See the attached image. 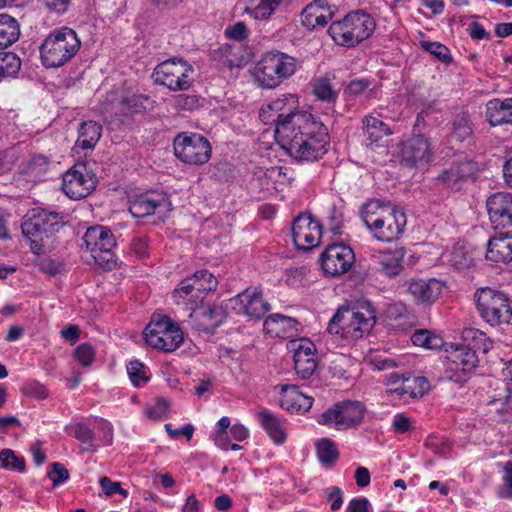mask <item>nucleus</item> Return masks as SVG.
<instances>
[{
	"label": "nucleus",
	"instance_id": "obj_1",
	"mask_svg": "<svg viewBox=\"0 0 512 512\" xmlns=\"http://www.w3.org/2000/svg\"><path fill=\"white\" fill-rule=\"evenodd\" d=\"M276 139L298 162L321 159L329 144L327 127L312 114L297 116L290 121V126L282 125Z\"/></svg>",
	"mask_w": 512,
	"mask_h": 512
},
{
	"label": "nucleus",
	"instance_id": "obj_2",
	"mask_svg": "<svg viewBox=\"0 0 512 512\" xmlns=\"http://www.w3.org/2000/svg\"><path fill=\"white\" fill-rule=\"evenodd\" d=\"M376 324V313L369 302L353 307H340L330 320L327 330L331 335L354 342L367 336Z\"/></svg>",
	"mask_w": 512,
	"mask_h": 512
},
{
	"label": "nucleus",
	"instance_id": "obj_3",
	"mask_svg": "<svg viewBox=\"0 0 512 512\" xmlns=\"http://www.w3.org/2000/svg\"><path fill=\"white\" fill-rule=\"evenodd\" d=\"M478 331L469 328L463 331V341L469 339L470 343H452L448 352V362L445 369V378L457 384L463 385L469 379L471 372L477 367L479 359L477 356L478 346L477 335Z\"/></svg>",
	"mask_w": 512,
	"mask_h": 512
},
{
	"label": "nucleus",
	"instance_id": "obj_4",
	"mask_svg": "<svg viewBox=\"0 0 512 512\" xmlns=\"http://www.w3.org/2000/svg\"><path fill=\"white\" fill-rule=\"evenodd\" d=\"M65 224L64 216L45 209L30 210L21 224L22 234L30 241L31 250L39 254L45 240L53 236Z\"/></svg>",
	"mask_w": 512,
	"mask_h": 512
},
{
	"label": "nucleus",
	"instance_id": "obj_5",
	"mask_svg": "<svg viewBox=\"0 0 512 512\" xmlns=\"http://www.w3.org/2000/svg\"><path fill=\"white\" fill-rule=\"evenodd\" d=\"M80 46L81 41L74 30L68 27L56 30L40 47L42 64L48 68L63 66L76 55Z\"/></svg>",
	"mask_w": 512,
	"mask_h": 512
},
{
	"label": "nucleus",
	"instance_id": "obj_6",
	"mask_svg": "<svg viewBox=\"0 0 512 512\" xmlns=\"http://www.w3.org/2000/svg\"><path fill=\"white\" fill-rule=\"evenodd\" d=\"M297 59L279 51L266 53L255 67V78L262 88H276L296 72Z\"/></svg>",
	"mask_w": 512,
	"mask_h": 512
},
{
	"label": "nucleus",
	"instance_id": "obj_7",
	"mask_svg": "<svg viewBox=\"0 0 512 512\" xmlns=\"http://www.w3.org/2000/svg\"><path fill=\"white\" fill-rule=\"evenodd\" d=\"M477 310L491 326L508 324L512 318L509 298L502 291L485 287L475 293Z\"/></svg>",
	"mask_w": 512,
	"mask_h": 512
},
{
	"label": "nucleus",
	"instance_id": "obj_8",
	"mask_svg": "<svg viewBox=\"0 0 512 512\" xmlns=\"http://www.w3.org/2000/svg\"><path fill=\"white\" fill-rule=\"evenodd\" d=\"M82 239L97 264L107 270L116 266V240L110 229L101 225L89 227Z\"/></svg>",
	"mask_w": 512,
	"mask_h": 512
},
{
	"label": "nucleus",
	"instance_id": "obj_9",
	"mask_svg": "<svg viewBox=\"0 0 512 512\" xmlns=\"http://www.w3.org/2000/svg\"><path fill=\"white\" fill-rule=\"evenodd\" d=\"M194 68L183 58H172L158 64L152 73L156 84L172 91L187 90L191 87Z\"/></svg>",
	"mask_w": 512,
	"mask_h": 512
},
{
	"label": "nucleus",
	"instance_id": "obj_10",
	"mask_svg": "<svg viewBox=\"0 0 512 512\" xmlns=\"http://www.w3.org/2000/svg\"><path fill=\"white\" fill-rule=\"evenodd\" d=\"M175 156L190 165H203L211 158L210 142L203 135L181 132L173 141Z\"/></svg>",
	"mask_w": 512,
	"mask_h": 512
},
{
	"label": "nucleus",
	"instance_id": "obj_11",
	"mask_svg": "<svg viewBox=\"0 0 512 512\" xmlns=\"http://www.w3.org/2000/svg\"><path fill=\"white\" fill-rule=\"evenodd\" d=\"M365 411V406L359 401H340L323 412L318 422L336 430H348L363 422Z\"/></svg>",
	"mask_w": 512,
	"mask_h": 512
},
{
	"label": "nucleus",
	"instance_id": "obj_12",
	"mask_svg": "<svg viewBox=\"0 0 512 512\" xmlns=\"http://www.w3.org/2000/svg\"><path fill=\"white\" fill-rule=\"evenodd\" d=\"M355 262L353 250L342 243L329 245L320 256V263L325 274L340 276L348 272Z\"/></svg>",
	"mask_w": 512,
	"mask_h": 512
},
{
	"label": "nucleus",
	"instance_id": "obj_13",
	"mask_svg": "<svg viewBox=\"0 0 512 512\" xmlns=\"http://www.w3.org/2000/svg\"><path fill=\"white\" fill-rule=\"evenodd\" d=\"M96 186L94 175L87 172L85 163H76L63 175L62 190L71 199H81Z\"/></svg>",
	"mask_w": 512,
	"mask_h": 512
},
{
	"label": "nucleus",
	"instance_id": "obj_14",
	"mask_svg": "<svg viewBox=\"0 0 512 512\" xmlns=\"http://www.w3.org/2000/svg\"><path fill=\"white\" fill-rule=\"evenodd\" d=\"M288 349L293 353L294 369L298 377L310 378L318 364L314 343L307 338L295 339L288 342Z\"/></svg>",
	"mask_w": 512,
	"mask_h": 512
},
{
	"label": "nucleus",
	"instance_id": "obj_15",
	"mask_svg": "<svg viewBox=\"0 0 512 512\" xmlns=\"http://www.w3.org/2000/svg\"><path fill=\"white\" fill-rule=\"evenodd\" d=\"M322 226L310 214L302 213L295 218L292 225V237L299 250L316 247L321 240Z\"/></svg>",
	"mask_w": 512,
	"mask_h": 512
},
{
	"label": "nucleus",
	"instance_id": "obj_16",
	"mask_svg": "<svg viewBox=\"0 0 512 512\" xmlns=\"http://www.w3.org/2000/svg\"><path fill=\"white\" fill-rule=\"evenodd\" d=\"M171 202L163 191H148L136 195L129 201V211L135 218H143L163 209L169 211Z\"/></svg>",
	"mask_w": 512,
	"mask_h": 512
},
{
	"label": "nucleus",
	"instance_id": "obj_17",
	"mask_svg": "<svg viewBox=\"0 0 512 512\" xmlns=\"http://www.w3.org/2000/svg\"><path fill=\"white\" fill-rule=\"evenodd\" d=\"M504 388L502 395L498 394L488 403V413L497 422L512 423V360L503 370Z\"/></svg>",
	"mask_w": 512,
	"mask_h": 512
},
{
	"label": "nucleus",
	"instance_id": "obj_18",
	"mask_svg": "<svg viewBox=\"0 0 512 512\" xmlns=\"http://www.w3.org/2000/svg\"><path fill=\"white\" fill-rule=\"evenodd\" d=\"M489 220L493 229H505L512 226V195L498 192L486 201Z\"/></svg>",
	"mask_w": 512,
	"mask_h": 512
},
{
	"label": "nucleus",
	"instance_id": "obj_19",
	"mask_svg": "<svg viewBox=\"0 0 512 512\" xmlns=\"http://www.w3.org/2000/svg\"><path fill=\"white\" fill-rule=\"evenodd\" d=\"M432 154L430 142L422 134L413 135L402 143V163L406 166L425 165L430 162Z\"/></svg>",
	"mask_w": 512,
	"mask_h": 512
},
{
	"label": "nucleus",
	"instance_id": "obj_20",
	"mask_svg": "<svg viewBox=\"0 0 512 512\" xmlns=\"http://www.w3.org/2000/svg\"><path fill=\"white\" fill-rule=\"evenodd\" d=\"M399 208L388 201L380 199H370L360 208V217L367 229L371 232L376 230L378 225L383 223V219L394 213Z\"/></svg>",
	"mask_w": 512,
	"mask_h": 512
},
{
	"label": "nucleus",
	"instance_id": "obj_21",
	"mask_svg": "<svg viewBox=\"0 0 512 512\" xmlns=\"http://www.w3.org/2000/svg\"><path fill=\"white\" fill-rule=\"evenodd\" d=\"M231 302L239 305L238 313H242L250 319L259 320L269 310L270 305L262 297L261 292L246 290L238 294Z\"/></svg>",
	"mask_w": 512,
	"mask_h": 512
},
{
	"label": "nucleus",
	"instance_id": "obj_22",
	"mask_svg": "<svg viewBox=\"0 0 512 512\" xmlns=\"http://www.w3.org/2000/svg\"><path fill=\"white\" fill-rule=\"evenodd\" d=\"M408 293L419 304L435 302L443 289V284L435 278L412 279L406 283Z\"/></svg>",
	"mask_w": 512,
	"mask_h": 512
},
{
	"label": "nucleus",
	"instance_id": "obj_23",
	"mask_svg": "<svg viewBox=\"0 0 512 512\" xmlns=\"http://www.w3.org/2000/svg\"><path fill=\"white\" fill-rule=\"evenodd\" d=\"M362 132L365 145L370 147L386 146L387 138L392 134V130L385 122L372 115L362 119Z\"/></svg>",
	"mask_w": 512,
	"mask_h": 512
},
{
	"label": "nucleus",
	"instance_id": "obj_24",
	"mask_svg": "<svg viewBox=\"0 0 512 512\" xmlns=\"http://www.w3.org/2000/svg\"><path fill=\"white\" fill-rule=\"evenodd\" d=\"M406 223L407 219L404 211L398 209L383 219V223L371 232L378 241L391 242L397 240L403 234Z\"/></svg>",
	"mask_w": 512,
	"mask_h": 512
},
{
	"label": "nucleus",
	"instance_id": "obj_25",
	"mask_svg": "<svg viewBox=\"0 0 512 512\" xmlns=\"http://www.w3.org/2000/svg\"><path fill=\"white\" fill-rule=\"evenodd\" d=\"M279 388L281 393L280 404L284 409L294 413L306 412L311 408L313 398L301 393L296 385L284 384L279 385Z\"/></svg>",
	"mask_w": 512,
	"mask_h": 512
},
{
	"label": "nucleus",
	"instance_id": "obj_26",
	"mask_svg": "<svg viewBox=\"0 0 512 512\" xmlns=\"http://www.w3.org/2000/svg\"><path fill=\"white\" fill-rule=\"evenodd\" d=\"M348 15L350 31L353 33V47L369 38L375 30L374 19L362 10L351 12Z\"/></svg>",
	"mask_w": 512,
	"mask_h": 512
},
{
	"label": "nucleus",
	"instance_id": "obj_27",
	"mask_svg": "<svg viewBox=\"0 0 512 512\" xmlns=\"http://www.w3.org/2000/svg\"><path fill=\"white\" fill-rule=\"evenodd\" d=\"M486 259L493 262H512V235L509 232L489 239Z\"/></svg>",
	"mask_w": 512,
	"mask_h": 512
},
{
	"label": "nucleus",
	"instance_id": "obj_28",
	"mask_svg": "<svg viewBox=\"0 0 512 512\" xmlns=\"http://www.w3.org/2000/svg\"><path fill=\"white\" fill-rule=\"evenodd\" d=\"M271 103L273 104L274 110L278 112V117H281V123H279L277 128L274 130L275 137L278 136V130L282 125L290 126V121L294 120L297 116L311 114L308 112L297 111L298 98L293 94L283 95L282 98L273 100Z\"/></svg>",
	"mask_w": 512,
	"mask_h": 512
},
{
	"label": "nucleus",
	"instance_id": "obj_29",
	"mask_svg": "<svg viewBox=\"0 0 512 512\" xmlns=\"http://www.w3.org/2000/svg\"><path fill=\"white\" fill-rule=\"evenodd\" d=\"M486 119L491 126L512 124V98L488 101L486 105Z\"/></svg>",
	"mask_w": 512,
	"mask_h": 512
},
{
	"label": "nucleus",
	"instance_id": "obj_30",
	"mask_svg": "<svg viewBox=\"0 0 512 512\" xmlns=\"http://www.w3.org/2000/svg\"><path fill=\"white\" fill-rule=\"evenodd\" d=\"M158 334L160 335L156 336V339L152 335V341L148 343V345L164 352L175 351L184 340L183 332L176 323L173 327H170V329H167L163 333L160 331Z\"/></svg>",
	"mask_w": 512,
	"mask_h": 512
},
{
	"label": "nucleus",
	"instance_id": "obj_31",
	"mask_svg": "<svg viewBox=\"0 0 512 512\" xmlns=\"http://www.w3.org/2000/svg\"><path fill=\"white\" fill-rule=\"evenodd\" d=\"M404 256L405 250L403 248H398L394 251L383 254L377 262L378 271L388 277H395L399 275L404 269Z\"/></svg>",
	"mask_w": 512,
	"mask_h": 512
},
{
	"label": "nucleus",
	"instance_id": "obj_32",
	"mask_svg": "<svg viewBox=\"0 0 512 512\" xmlns=\"http://www.w3.org/2000/svg\"><path fill=\"white\" fill-rule=\"evenodd\" d=\"M474 169V164L472 162H459L451 166L449 169L444 170L438 178L448 187L459 189L458 183L471 176L474 173Z\"/></svg>",
	"mask_w": 512,
	"mask_h": 512
},
{
	"label": "nucleus",
	"instance_id": "obj_33",
	"mask_svg": "<svg viewBox=\"0 0 512 512\" xmlns=\"http://www.w3.org/2000/svg\"><path fill=\"white\" fill-rule=\"evenodd\" d=\"M102 134V126L92 120L81 123L78 129V138L75 143L76 147L88 150L93 149L99 141Z\"/></svg>",
	"mask_w": 512,
	"mask_h": 512
},
{
	"label": "nucleus",
	"instance_id": "obj_34",
	"mask_svg": "<svg viewBox=\"0 0 512 512\" xmlns=\"http://www.w3.org/2000/svg\"><path fill=\"white\" fill-rule=\"evenodd\" d=\"M153 103V100L146 95L134 94L123 98L118 104V110L124 116H132L151 110Z\"/></svg>",
	"mask_w": 512,
	"mask_h": 512
},
{
	"label": "nucleus",
	"instance_id": "obj_35",
	"mask_svg": "<svg viewBox=\"0 0 512 512\" xmlns=\"http://www.w3.org/2000/svg\"><path fill=\"white\" fill-rule=\"evenodd\" d=\"M430 390L429 381L423 376L406 377L403 385L396 387L391 390L392 393H396L398 396L403 397L405 394H409L411 398H418L425 395Z\"/></svg>",
	"mask_w": 512,
	"mask_h": 512
},
{
	"label": "nucleus",
	"instance_id": "obj_36",
	"mask_svg": "<svg viewBox=\"0 0 512 512\" xmlns=\"http://www.w3.org/2000/svg\"><path fill=\"white\" fill-rule=\"evenodd\" d=\"M258 418L274 444H283L286 439V433L279 419L268 411L259 412Z\"/></svg>",
	"mask_w": 512,
	"mask_h": 512
},
{
	"label": "nucleus",
	"instance_id": "obj_37",
	"mask_svg": "<svg viewBox=\"0 0 512 512\" xmlns=\"http://www.w3.org/2000/svg\"><path fill=\"white\" fill-rule=\"evenodd\" d=\"M20 35L17 20L8 14H0V49L7 48L18 40Z\"/></svg>",
	"mask_w": 512,
	"mask_h": 512
},
{
	"label": "nucleus",
	"instance_id": "obj_38",
	"mask_svg": "<svg viewBox=\"0 0 512 512\" xmlns=\"http://www.w3.org/2000/svg\"><path fill=\"white\" fill-rule=\"evenodd\" d=\"M349 21L346 15L343 20L333 22L328 29V34L336 44L350 48L353 47V33L349 29Z\"/></svg>",
	"mask_w": 512,
	"mask_h": 512
},
{
	"label": "nucleus",
	"instance_id": "obj_39",
	"mask_svg": "<svg viewBox=\"0 0 512 512\" xmlns=\"http://www.w3.org/2000/svg\"><path fill=\"white\" fill-rule=\"evenodd\" d=\"M190 277L196 289V293L192 295L194 298H200L201 294L214 291L217 288V278L206 269L198 270Z\"/></svg>",
	"mask_w": 512,
	"mask_h": 512
},
{
	"label": "nucleus",
	"instance_id": "obj_40",
	"mask_svg": "<svg viewBox=\"0 0 512 512\" xmlns=\"http://www.w3.org/2000/svg\"><path fill=\"white\" fill-rule=\"evenodd\" d=\"M175 323L168 316L161 315H153L149 324L145 327L143 331L144 339L146 343H150L152 341V335L156 339V336H159L158 332L166 331L173 327Z\"/></svg>",
	"mask_w": 512,
	"mask_h": 512
},
{
	"label": "nucleus",
	"instance_id": "obj_41",
	"mask_svg": "<svg viewBox=\"0 0 512 512\" xmlns=\"http://www.w3.org/2000/svg\"><path fill=\"white\" fill-rule=\"evenodd\" d=\"M411 341L415 346L427 349H438L443 345V339L440 336L425 329L415 331L411 336Z\"/></svg>",
	"mask_w": 512,
	"mask_h": 512
},
{
	"label": "nucleus",
	"instance_id": "obj_42",
	"mask_svg": "<svg viewBox=\"0 0 512 512\" xmlns=\"http://www.w3.org/2000/svg\"><path fill=\"white\" fill-rule=\"evenodd\" d=\"M21 67V61L15 53H0V80L15 76Z\"/></svg>",
	"mask_w": 512,
	"mask_h": 512
},
{
	"label": "nucleus",
	"instance_id": "obj_43",
	"mask_svg": "<svg viewBox=\"0 0 512 512\" xmlns=\"http://www.w3.org/2000/svg\"><path fill=\"white\" fill-rule=\"evenodd\" d=\"M285 1L286 0H260L256 7L246 8L245 12L255 19L265 20Z\"/></svg>",
	"mask_w": 512,
	"mask_h": 512
},
{
	"label": "nucleus",
	"instance_id": "obj_44",
	"mask_svg": "<svg viewBox=\"0 0 512 512\" xmlns=\"http://www.w3.org/2000/svg\"><path fill=\"white\" fill-rule=\"evenodd\" d=\"M472 135V128L465 113L455 117L452 123L451 138L463 142Z\"/></svg>",
	"mask_w": 512,
	"mask_h": 512
},
{
	"label": "nucleus",
	"instance_id": "obj_45",
	"mask_svg": "<svg viewBox=\"0 0 512 512\" xmlns=\"http://www.w3.org/2000/svg\"><path fill=\"white\" fill-rule=\"evenodd\" d=\"M420 46L443 64L449 65L452 63L453 59L450 50L445 45L439 42L421 41Z\"/></svg>",
	"mask_w": 512,
	"mask_h": 512
},
{
	"label": "nucleus",
	"instance_id": "obj_46",
	"mask_svg": "<svg viewBox=\"0 0 512 512\" xmlns=\"http://www.w3.org/2000/svg\"><path fill=\"white\" fill-rule=\"evenodd\" d=\"M327 2L325 0H314L309 3L301 12V23L307 29L313 27V22L317 15L325 10Z\"/></svg>",
	"mask_w": 512,
	"mask_h": 512
},
{
	"label": "nucleus",
	"instance_id": "obj_47",
	"mask_svg": "<svg viewBox=\"0 0 512 512\" xmlns=\"http://www.w3.org/2000/svg\"><path fill=\"white\" fill-rule=\"evenodd\" d=\"M170 409V402L167 399H156L155 402L145 408L144 414L153 421H160L167 417Z\"/></svg>",
	"mask_w": 512,
	"mask_h": 512
},
{
	"label": "nucleus",
	"instance_id": "obj_48",
	"mask_svg": "<svg viewBox=\"0 0 512 512\" xmlns=\"http://www.w3.org/2000/svg\"><path fill=\"white\" fill-rule=\"evenodd\" d=\"M314 95L323 101L331 102L337 98V92L333 90L330 80L327 78H319L313 85Z\"/></svg>",
	"mask_w": 512,
	"mask_h": 512
},
{
	"label": "nucleus",
	"instance_id": "obj_49",
	"mask_svg": "<svg viewBox=\"0 0 512 512\" xmlns=\"http://www.w3.org/2000/svg\"><path fill=\"white\" fill-rule=\"evenodd\" d=\"M0 462L4 468L17 469L20 472L25 470V460L23 457H18L14 454L13 450H1Z\"/></svg>",
	"mask_w": 512,
	"mask_h": 512
},
{
	"label": "nucleus",
	"instance_id": "obj_50",
	"mask_svg": "<svg viewBox=\"0 0 512 512\" xmlns=\"http://www.w3.org/2000/svg\"><path fill=\"white\" fill-rule=\"evenodd\" d=\"M47 477L51 480L53 487H58L69 479V471L62 463L53 462L50 464Z\"/></svg>",
	"mask_w": 512,
	"mask_h": 512
},
{
	"label": "nucleus",
	"instance_id": "obj_51",
	"mask_svg": "<svg viewBox=\"0 0 512 512\" xmlns=\"http://www.w3.org/2000/svg\"><path fill=\"white\" fill-rule=\"evenodd\" d=\"M127 372L134 386H140L148 378L145 376L144 365L138 360L130 361L127 365Z\"/></svg>",
	"mask_w": 512,
	"mask_h": 512
},
{
	"label": "nucleus",
	"instance_id": "obj_52",
	"mask_svg": "<svg viewBox=\"0 0 512 512\" xmlns=\"http://www.w3.org/2000/svg\"><path fill=\"white\" fill-rule=\"evenodd\" d=\"M21 392L28 397H33L38 400H43L48 397V390L46 387L38 381H31L26 383Z\"/></svg>",
	"mask_w": 512,
	"mask_h": 512
},
{
	"label": "nucleus",
	"instance_id": "obj_53",
	"mask_svg": "<svg viewBox=\"0 0 512 512\" xmlns=\"http://www.w3.org/2000/svg\"><path fill=\"white\" fill-rule=\"evenodd\" d=\"M74 355L84 367H89L95 359V349L90 344L83 343L75 349Z\"/></svg>",
	"mask_w": 512,
	"mask_h": 512
},
{
	"label": "nucleus",
	"instance_id": "obj_54",
	"mask_svg": "<svg viewBox=\"0 0 512 512\" xmlns=\"http://www.w3.org/2000/svg\"><path fill=\"white\" fill-rule=\"evenodd\" d=\"M512 454V450H510ZM503 487L500 488L498 495L501 498H512V459L509 460L503 468Z\"/></svg>",
	"mask_w": 512,
	"mask_h": 512
},
{
	"label": "nucleus",
	"instance_id": "obj_55",
	"mask_svg": "<svg viewBox=\"0 0 512 512\" xmlns=\"http://www.w3.org/2000/svg\"><path fill=\"white\" fill-rule=\"evenodd\" d=\"M99 484H100L103 492L105 493V495L108 496V497H111L115 493H119L124 498L128 497V492H127V490H125V489H123L121 487V483L120 482H113L107 476L101 477L99 479Z\"/></svg>",
	"mask_w": 512,
	"mask_h": 512
},
{
	"label": "nucleus",
	"instance_id": "obj_56",
	"mask_svg": "<svg viewBox=\"0 0 512 512\" xmlns=\"http://www.w3.org/2000/svg\"><path fill=\"white\" fill-rule=\"evenodd\" d=\"M259 117L263 123L269 125L273 124L275 125V128H277V125L281 123V117H278V112L274 110L271 102L260 109Z\"/></svg>",
	"mask_w": 512,
	"mask_h": 512
},
{
	"label": "nucleus",
	"instance_id": "obj_57",
	"mask_svg": "<svg viewBox=\"0 0 512 512\" xmlns=\"http://www.w3.org/2000/svg\"><path fill=\"white\" fill-rule=\"evenodd\" d=\"M196 293L194 282L191 277L183 279L173 291V297L184 298Z\"/></svg>",
	"mask_w": 512,
	"mask_h": 512
},
{
	"label": "nucleus",
	"instance_id": "obj_58",
	"mask_svg": "<svg viewBox=\"0 0 512 512\" xmlns=\"http://www.w3.org/2000/svg\"><path fill=\"white\" fill-rule=\"evenodd\" d=\"M232 47L230 45H223L218 47L217 49H212L210 52V56L213 60L223 63L224 65L231 66L232 60L229 59V55L231 53Z\"/></svg>",
	"mask_w": 512,
	"mask_h": 512
},
{
	"label": "nucleus",
	"instance_id": "obj_59",
	"mask_svg": "<svg viewBox=\"0 0 512 512\" xmlns=\"http://www.w3.org/2000/svg\"><path fill=\"white\" fill-rule=\"evenodd\" d=\"M70 434L82 442H87L92 439L93 431L84 423H77L70 428Z\"/></svg>",
	"mask_w": 512,
	"mask_h": 512
},
{
	"label": "nucleus",
	"instance_id": "obj_60",
	"mask_svg": "<svg viewBox=\"0 0 512 512\" xmlns=\"http://www.w3.org/2000/svg\"><path fill=\"white\" fill-rule=\"evenodd\" d=\"M328 501L331 502V510L336 511L341 508L343 504V492L339 487H330L326 489Z\"/></svg>",
	"mask_w": 512,
	"mask_h": 512
},
{
	"label": "nucleus",
	"instance_id": "obj_61",
	"mask_svg": "<svg viewBox=\"0 0 512 512\" xmlns=\"http://www.w3.org/2000/svg\"><path fill=\"white\" fill-rule=\"evenodd\" d=\"M165 429L171 438H179L184 436L188 440L192 438L194 432V427L192 424H186L179 429H173L172 424L168 423L165 425Z\"/></svg>",
	"mask_w": 512,
	"mask_h": 512
},
{
	"label": "nucleus",
	"instance_id": "obj_62",
	"mask_svg": "<svg viewBox=\"0 0 512 512\" xmlns=\"http://www.w3.org/2000/svg\"><path fill=\"white\" fill-rule=\"evenodd\" d=\"M318 460L326 467H332L339 458L338 450H317Z\"/></svg>",
	"mask_w": 512,
	"mask_h": 512
},
{
	"label": "nucleus",
	"instance_id": "obj_63",
	"mask_svg": "<svg viewBox=\"0 0 512 512\" xmlns=\"http://www.w3.org/2000/svg\"><path fill=\"white\" fill-rule=\"evenodd\" d=\"M218 429L216 432V444L224 445L223 441L228 437L230 427V419L228 417H222L218 423Z\"/></svg>",
	"mask_w": 512,
	"mask_h": 512
},
{
	"label": "nucleus",
	"instance_id": "obj_64",
	"mask_svg": "<svg viewBox=\"0 0 512 512\" xmlns=\"http://www.w3.org/2000/svg\"><path fill=\"white\" fill-rule=\"evenodd\" d=\"M370 86V81L367 79H356L352 80L346 91L352 96H358L363 93Z\"/></svg>",
	"mask_w": 512,
	"mask_h": 512
}]
</instances>
